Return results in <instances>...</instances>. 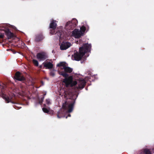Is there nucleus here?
<instances>
[{
	"label": "nucleus",
	"instance_id": "f257e3e1",
	"mask_svg": "<svg viewBox=\"0 0 154 154\" xmlns=\"http://www.w3.org/2000/svg\"><path fill=\"white\" fill-rule=\"evenodd\" d=\"M57 66L60 67L61 69H63L64 72L60 71L58 69V72L60 75H62L65 78L63 79V82L64 83L66 87L69 86H72L76 85V88L77 89H82L84 88L86 84L85 80L82 78H79L76 81H73V77L70 76L67 77L68 75L66 72L70 73L72 71V69L65 65V63L61 62L57 64Z\"/></svg>",
	"mask_w": 154,
	"mask_h": 154
},
{
	"label": "nucleus",
	"instance_id": "f03ea898",
	"mask_svg": "<svg viewBox=\"0 0 154 154\" xmlns=\"http://www.w3.org/2000/svg\"><path fill=\"white\" fill-rule=\"evenodd\" d=\"M77 96L73 95V96L69 97V99H72L71 102H69L67 103L65 102L63 103L62 105V108L58 112L57 117L58 118L62 117H65V116L64 115L65 113L70 112H72L73 109L74 104L75 102V99H76Z\"/></svg>",
	"mask_w": 154,
	"mask_h": 154
},
{
	"label": "nucleus",
	"instance_id": "7ed1b4c3",
	"mask_svg": "<svg viewBox=\"0 0 154 154\" xmlns=\"http://www.w3.org/2000/svg\"><path fill=\"white\" fill-rule=\"evenodd\" d=\"M91 48V44H88V43L84 44L79 48V52H77L72 55V59L76 61L80 60L86 53L90 52Z\"/></svg>",
	"mask_w": 154,
	"mask_h": 154
},
{
	"label": "nucleus",
	"instance_id": "20e7f679",
	"mask_svg": "<svg viewBox=\"0 0 154 154\" xmlns=\"http://www.w3.org/2000/svg\"><path fill=\"white\" fill-rule=\"evenodd\" d=\"M77 23V20L75 18H73L71 21L67 22L65 28L68 30L72 29L76 26Z\"/></svg>",
	"mask_w": 154,
	"mask_h": 154
},
{
	"label": "nucleus",
	"instance_id": "39448f33",
	"mask_svg": "<svg viewBox=\"0 0 154 154\" xmlns=\"http://www.w3.org/2000/svg\"><path fill=\"white\" fill-rule=\"evenodd\" d=\"M72 35L75 38H79L83 35V33L78 29H75L72 31Z\"/></svg>",
	"mask_w": 154,
	"mask_h": 154
},
{
	"label": "nucleus",
	"instance_id": "423d86ee",
	"mask_svg": "<svg viewBox=\"0 0 154 154\" xmlns=\"http://www.w3.org/2000/svg\"><path fill=\"white\" fill-rule=\"evenodd\" d=\"M37 58L39 61L44 60L47 57L46 54L44 52H42L37 54Z\"/></svg>",
	"mask_w": 154,
	"mask_h": 154
},
{
	"label": "nucleus",
	"instance_id": "0eeeda50",
	"mask_svg": "<svg viewBox=\"0 0 154 154\" xmlns=\"http://www.w3.org/2000/svg\"><path fill=\"white\" fill-rule=\"evenodd\" d=\"M72 43L68 42H63L60 46V49L61 50H65L70 47L72 45Z\"/></svg>",
	"mask_w": 154,
	"mask_h": 154
},
{
	"label": "nucleus",
	"instance_id": "6e6552de",
	"mask_svg": "<svg viewBox=\"0 0 154 154\" xmlns=\"http://www.w3.org/2000/svg\"><path fill=\"white\" fill-rule=\"evenodd\" d=\"M0 88L1 89V92L2 94V97L5 100V101L7 103L9 102L10 101V98L7 97L6 95L3 92V90L4 89V86L0 85Z\"/></svg>",
	"mask_w": 154,
	"mask_h": 154
},
{
	"label": "nucleus",
	"instance_id": "1a4fd4ad",
	"mask_svg": "<svg viewBox=\"0 0 154 154\" xmlns=\"http://www.w3.org/2000/svg\"><path fill=\"white\" fill-rule=\"evenodd\" d=\"M15 79L16 80L22 81L25 80V78L19 72H17L15 74Z\"/></svg>",
	"mask_w": 154,
	"mask_h": 154
},
{
	"label": "nucleus",
	"instance_id": "9d476101",
	"mask_svg": "<svg viewBox=\"0 0 154 154\" xmlns=\"http://www.w3.org/2000/svg\"><path fill=\"white\" fill-rule=\"evenodd\" d=\"M43 64L46 69H51L53 67V64L50 62H44Z\"/></svg>",
	"mask_w": 154,
	"mask_h": 154
},
{
	"label": "nucleus",
	"instance_id": "9b49d317",
	"mask_svg": "<svg viewBox=\"0 0 154 154\" xmlns=\"http://www.w3.org/2000/svg\"><path fill=\"white\" fill-rule=\"evenodd\" d=\"M56 21L53 20L52 19L51 20V23L50 25V29H53L54 31V29H55L57 25L56 23Z\"/></svg>",
	"mask_w": 154,
	"mask_h": 154
},
{
	"label": "nucleus",
	"instance_id": "f8f14e48",
	"mask_svg": "<svg viewBox=\"0 0 154 154\" xmlns=\"http://www.w3.org/2000/svg\"><path fill=\"white\" fill-rule=\"evenodd\" d=\"M55 29H54V31L53 30V29H51L50 30V33L51 35L57 34V35H58V37H61V32H60L59 31L58 32H57L56 33L55 31Z\"/></svg>",
	"mask_w": 154,
	"mask_h": 154
},
{
	"label": "nucleus",
	"instance_id": "ddd939ff",
	"mask_svg": "<svg viewBox=\"0 0 154 154\" xmlns=\"http://www.w3.org/2000/svg\"><path fill=\"white\" fill-rule=\"evenodd\" d=\"M5 32L6 35L8 36V38H10L13 37L14 34L11 32L9 29L7 30Z\"/></svg>",
	"mask_w": 154,
	"mask_h": 154
},
{
	"label": "nucleus",
	"instance_id": "4468645a",
	"mask_svg": "<svg viewBox=\"0 0 154 154\" xmlns=\"http://www.w3.org/2000/svg\"><path fill=\"white\" fill-rule=\"evenodd\" d=\"M88 27L87 25L84 26L83 25L81 28L80 30L81 32H82L83 33V35H84V33L85 32V31L86 30V28Z\"/></svg>",
	"mask_w": 154,
	"mask_h": 154
},
{
	"label": "nucleus",
	"instance_id": "2eb2a0df",
	"mask_svg": "<svg viewBox=\"0 0 154 154\" xmlns=\"http://www.w3.org/2000/svg\"><path fill=\"white\" fill-rule=\"evenodd\" d=\"M43 38V36L42 35H41L37 36L35 40L36 41H38L42 40Z\"/></svg>",
	"mask_w": 154,
	"mask_h": 154
},
{
	"label": "nucleus",
	"instance_id": "dca6fc26",
	"mask_svg": "<svg viewBox=\"0 0 154 154\" xmlns=\"http://www.w3.org/2000/svg\"><path fill=\"white\" fill-rule=\"evenodd\" d=\"M43 111L45 113H49L50 110V109H47L46 108L44 107L42 108Z\"/></svg>",
	"mask_w": 154,
	"mask_h": 154
},
{
	"label": "nucleus",
	"instance_id": "f3484780",
	"mask_svg": "<svg viewBox=\"0 0 154 154\" xmlns=\"http://www.w3.org/2000/svg\"><path fill=\"white\" fill-rule=\"evenodd\" d=\"M32 62L35 66H38V63L37 60L34 59L32 60Z\"/></svg>",
	"mask_w": 154,
	"mask_h": 154
},
{
	"label": "nucleus",
	"instance_id": "a211bd4d",
	"mask_svg": "<svg viewBox=\"0 0 154 154\" xmlns=\"http://www.w3.org/2000/svg\"><path fill=\"white\" fill-rule=\"evenodd\" d=\"M145 154H151L150 151L147 149H145L144 150Z\"/></svg>",
	"mask_w": 154,
	"mask_h": 154
},
{
	"label": "nucleus",
	"instance_id": "6ab92c4d",
	"mask_svg": "<svg viewBox=\"0 0 154 154\" xmlns=\"http://www.w3.org/2000/svg\"><path fill=\"white\" fill-rule=\"evenodd\" d=\"M46 94H44V96H43L41 98L40 100H39V103L41 104L42 103V102L43 101V100L44 99V96L46 95Z\"/></svg>",
	"mask_w": 154,
	"mask_h": 154
},
{
	"label": "nucleus",
	"instance_id": "aec40b11",
	"mask_svg": "<svg viewBox=\"0 0 154 154\" xmlns=\"http://www.w3.org/2000/svg\"><path fill=\"white\" fill-rule=\"evenodd\" d=\"M46 102L47 104L48 105H50L51 104V103L50 100L49 99H46Z\"/></svg>",
	"mask_w": 154,
	"mask_h": 154
},
{
	"label": "nucleus",
	"instance_id": "412c9836",
	"mask_svg": "<svg viewBox=\"0 0 154 154\" xmlns=\"http://www.w3.org/2000/svg\"><path fill=\"white\" fill-rule=\"evenodd\" d=\"M50 74L52 76H54L55 74V73L54 72H53V71H51L50 73Z\"/></svg>",
	"mask_w": 154,
	"mask_h": 154
},
{
	"label": "nucleus",
	"instance_id": "4be33fe9",
	"mask_svg": "<svg viewBox=\"0 0 154 154\" xmlns=\"http://www.w3.org/2000/svg\"><path fill=\"white\" fill-rule=\"evenodd\" d=\"M4 36V33H0V38H3Z\"/></svg>",
	"mask_w": 154,
	"mask_h": 154
},
{
	"label": "nucleus",
	"instance_id": "5701e85b",
	"mask_svg": "<svg viewBox=\"0 0 154 154\" xmlns=\"http://www.w3.org/2000/svg\"><path fill=\"white\" fill-rule=\"evenodd\" d=\"M68 116V117H70L71 116V115L70 114H69L68 115V116H67L66 117V119L67 118Z\"/></svg>",
	"mask_w": 154,
	"mask_h": 154
},
{
	"label": "nucleus",
	"instance_id": "b1692460",
	"mask_svg": "<svg viewBox=\"0 0 154 154\" xmlns=\"http://www.w3.org/2000/svg\"><path fill=\"white\" fill-rule=\"evenodd\" d=\"M12 27L13 28H14V29H15V28H16V27H15L14 26H12Z\"/></svg>",
	"mask_w": 154,
	"mask_h": 154
}]
</instances>
